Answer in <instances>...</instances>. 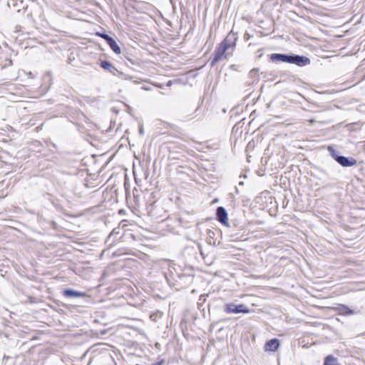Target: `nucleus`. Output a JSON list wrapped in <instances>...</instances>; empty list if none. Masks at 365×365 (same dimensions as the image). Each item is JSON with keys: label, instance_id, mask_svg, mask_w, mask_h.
I'll return each instance as SVG.
<instances>
[{"label": "nucleus", "instance_id": "nucleus-7", "mask_svg": "<svg viewBox=\"0 0 365 365\" xmlns=\"http://www.w3.org/2000/svg\"><path fill=\"white\" fill-rule=\"evenodd\" d=\"M337 163L343 167H351L356 163V160L352 158L341 155L340 157H337Z\"/></svg>", "mask_w": 365, "mask_h": 365}, {"label": "nucleus", "instance_id": "nucleus-1", "mask_svg": "<svg viewBox=\"0 0 365 365\" xmlns=\"http://www.w3.org/2000/svg\"><path fill=\"white\" fill-rule=\"evenodd\" d=\"M146 210L148 215L155 220H163V219L166 217V211L157 201H154L148 205Z\"/></svg>", "mask_w": 365, "mask_h": 365}, {"label": "nucleus", "instance_id": "nucleus-2", "mask_svg": "<svg viewBox=\"0 0 365 365\" xmlns=\"http://www.w3.org/2000/svg\"><path fill=\"white\" fill-rule=\"evenodd\" d=\"M228 49V36L225 37L218 48L215 50L214 57L212 61V65L226 58V51Z\"/></svg>", "mask_w": 365, "mask_h": 365}, {"label": "nucleus", "instance_id": "nucleus-25", "mask_svg": "<svg viewBox=\"0 0 365 365\" xmlns=\"http://www.w3.org/2000/svg\"><path fill=\"white\" fill-rule=\"evenodd\" d=\"M214 245H216V240L213 242Z\"/></svg>", "mask_w": 365, "mask_h": 365}, {"label": "nucleus", "instance_id": "nucleus-22", "mask_svg": "<svg viewBox=\"0 0 365 365\" xmlns=\"http://www.w3.org/2000/svg\"><path fill=\"white\" fill-rule=\"evenodd\" d=\"M222 111H223V113H226V109H225V108H224V109L222 110Z\"/></svg>", "mask_w": 365, "mask_h": 365}, {"label": "nucleus", "instance_id": "nucleus-6", "mask_svg": "<svg viewBox=\"0 0 365 365\" xmlns=\"http://www.w3.org/2000/svg\"><path fill=\"white\" fill-rule=\"evenodd\" d=\"M197 252H200V257L202 259H205V256H204V254L203 252H202V250H200V247L199 245L197 246V247H187L184 250V255L185 256H190V255H194L195 258L197 259V260L199 259L198 257L196 256V255L197 254Z\"/></svg>", "mask_w": 365, "mask_h": 365}, {"label": "nucleus", "instance_id": "nucleus-19", "mask_svg": "<svg viewBox=\"0 0 365 365\" xmlns=\"http://www.w3.org/2000/svg\"><path fill=\"white\" fill-rule=\"evenodd\" d=\"M139 133H140V135H143L144 134V129H143V125L140 126V128H139Z\"/></svg>", "mask_w": 365, "mask_h": 365}, {"label": "nucleus", "instance_id": "nucleus-9", "mask_svg": "<svg viewBox=\"0 0 365 365\" xmlns=\"http://www.w3.org/2000/svg\"><path fill=\"white\" fill-rule=\"evenodd\" d=\"M250 310L244 304L235 305L230 304V313H248Z\"/></svg>", "mask_w": 365, "mask_h": 365}, {"label": "nucleus", "instance_id": "nucleus-8", "mask_svg": "<svg viewBox=\"0 0 365 365\" xmlns=\"http://www.w3.org/2000/svg\"><path fill=\"white\" fill-rule=\"evenodd\" d=\"M63 293V296L68 298L81 297L86 296L84 292H78L71 289H64Z\"/></svg>", "mask_w": 365, "mask_h": 365}, {"label": "nucleus", "instance_id": "nucleus-4", "mask_svg": "<svg viewBox=\"0 0 365 365\" xmlns=\"http://www.w3.org/2000/svg\"><path fill=\"white\" fill-rule=\"evenodd\" d=\"M289 63L296 64L299 66H304L310 63V59L304 56L290 54Z\"/></svg>", "mask_w": 365, "mask_h": 365}, {"label": "nucleus", "instance_id": "nucleus-17", "mask_svg": "<svg viewBox=\"0 0 365 365\" xmlns=\"http://www.w3.org/2000/svg\"><path fill=\"white\" fill-rule=\"evenodd\" d=\"M220 234V230H215L214 232H211V231L209 232V236L210 237H214L216 235H219Z\"/></svg>", "mask_w": 365, "mask_h": 365}, {"label": "nucleus", "instance_id": "nucleus-18", "mask_svg": "<svg viewBox=\"0 0 365 365\" xmlns=\"http://www.w3.org/2000/svg\"><path fill=\"white\" fill-rule=\"evenodd\" d=\"M257 72H258V69L257 68H254L252 70L250 71V75L252 76V77H254L257 74Z\"/></svg>", "mask_w": 365, "mask_h": 365}, {"label": "nucleus", "instance_id": "nucleus-12", "mask_svg": "<svg viewBox=\"0 0 365 365\" xmlns=\"http://www.w3.org/2000/svg\"><path fill=\"white\" fill-rule=\"evenodd\" d=\"M106 43L109 45L110 48L113 50V51L115 53H120V48L118 45L117 42L114 40V38L111 37L110 39L108 40Z\"/></svg>", "mask_w": 365, "mask_h": 365}, {"label": "nucleus", "instance_id": "nucleus-13", "mask_svg": "<svg viewBox=\"0 0 365 365\" xmlns=\"http://www.w3.org/2000/svg\"><path fill=\"white\" fill-rule=\"evenodd\" d=\"M324 365H339L337 359L331 355L327 356L324 362Z\"/></svg>", "mask_w": 365, "mask_h": 365}, {"label": "nucleus", "instance_id": "nucleus-15", "mask_svg": "<svg viewBox=\"0 0 365 365\" xmlns=\"http://www.w3.org/2000/svg\"><path fill=\"white\" fill-rule=\"evenodd\" d=\"M96 35L103 38L106 42L108 41V39H110L111 38L107 34H103V33H100V32H97Z\"/></svg>", "mask_w": 365, "mask_h": 365}, {"label": "nucleus", "instance_id": "nucleus-5", "mask_svg": "<svg viewBox=\"0 0 365 365\" xmlns=\"http://www.w3.org/2000/svg\"><path fill=\"white\" fill-rule=\"evenodd\" d=\"M216 218L222 224L228 226L227 212L224 207L220 206L216 210Z\"/></svg>", "mask_w": 365, "mask_h": 365}, {"label": "nucleus", "instance_id": "nucleus-16", "mask_svg": "<svg viewBox=\"0 0 365 365\" xmlns=\"http://www.w3.org/2000/svg\"><path fill=\"white\" fill-rule=\"evenodd\" d=\"M343 312L345 314H352L354 313V312L347 307H343Z\"/></svg>", "mask_w": 365, "mask_h": 365}, {"label": "nucleus", "instance_id": "nucleus-24", "mask_svg": "<svg viewBox=\"0 0 365 365\" xmlns=\"http://www.w3.org/2000/svg\"><path fill=\"white\" fill-rule=\"evenodd\" d=\"M220 244H221V242H220V240H219L217 242V245H220Z\"/></svg>", "mask_w": 365, "mask_h": 365}, {"label": "nucleus", "instance_id": "nucleus-23", "mask_svg": "<svg viewBox=\"0 0 365 365\" xmlns=\"http://www.w3.org/2000/svg\"><path fill=\"white\" fill-rule=\"evenodd\" d=\"M234 38H235V43H234V45H233V46H235V41H236V40H237V38H235V37Z\"/></svg>", "mask_w": 365, "mask_h": 365}, {"label": "nucleus", "instance_id": "nucleus-10", "mask_svg": "<svg viewBox=\"0 0 365 365\" xmlns=\"http://www.w3.org/2000/svg\"><path fill=\"white\" fill-rule=\"evenodd\" d=\"M290 54L285 53H272L270 58L273 61H282L285 63L289 62Z\"/></svg>", "mask_w": 365, "mask_h": 365}, {"label": "nucleus", "instance_id": "nucleus-21", "mask_svg": "<svg viewBox=\"0 0 365 365\" xmlns=\"http://www.w3.org/2000/svg\"><path fill=\"white\" fill-rule=\"evenodd\" d=\"M224 308L225 312H228V304H225Z\"/></svg>", "mask_w": 365, "mask_h": 365}, {"label": "nucleus", "instance_id": "nucleus-3", "mask_svg": "<svg viewBox=\"0 0 365 365\" xmlns=\"http://www.w3.org/2000/svg\"><path fill=\"white\" fill-rule=\"evenodd\" d=\"M100 66L105 70H107L110 73L113 75H117V73L120 76H123L124 78L126 80H130L132 78L131 76L123 74L122 72H120L111 63L108 61H103L101 62Z\"/></svg>", "mask_w": 365, "mask_h": 365}, {"label": "nucleus", "instance_id": "nucleus-14", "mask_svg": "<svg viewBox=\"0 0 365 365\" xmlns=\"http://www.w3.org/2000/svg\"><path fill=\"white\" fill-rule=\"evenodd\" d=\"M329 151L331 157L337 162V157H340L341 155H338V153L331 147L329 148Z\"/></svg>", "mask_w": 365, "mask_h": 365}, {"label": "nucleus", "instance_id": "nucleus-20", "mask_svg": "<svg viewBox=\"0 0 365 365\" xmlns=\"http://www.w3.org/2000/svg\"><path fill=\"white\" fill-rule=\"evenodd\" d=\"M115 233V230H113L112 231V232H111V233L109 235V236L108 237L107 240H109L111 238V237H112Z\"/></svg>", "mask_w": 365, "mask_h": 365}, {"label": "nucleus", "instance_id": "nucleus-11", "mask_svg": "<svg viewBox=\"0 0 365 365\" xmlns=\"http://www.w3.org/2000/svg\"><path fill=\"white\" fill-rule=\"evenodd\" d=\"M279 346V341L277 339H272L267 341L265 344V350L269 351H276Z\"/></svg>", "mask_w": 365, "mask_h": 365}]
</instances>
